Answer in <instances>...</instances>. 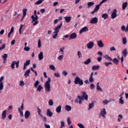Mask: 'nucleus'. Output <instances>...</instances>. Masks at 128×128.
I'll return each instance as SVG.
<instances>
[{
	"mask_svg": "<svg viewBox=\"0 0 128 128\" xmlns=\"http://www.w3.org/2000/svg\"><path fill=\"white\" fill-rule=\"evenodd\" d=\"M42 88H44V87H42V85H38V87H37L36 92H42Z\"/></svg>",
	"mask_w": 128,
	"mask_h": 128,
	"instance_id": "obj_28",
	"label": "nucleus"
},
{
	"mask_svg": "<svg viewBox=\"0 0 128 128\" xmlns=\"http://www.w3.org/2000/svg\"><path fill=\"white\" fill-rule=\"evenodd\" d=\"M30 47H25L24 48V50H26V52H30Z\"/></svg>",
	"mask_w": 128,
	"mask_h": 128,
	"instance_id": "obj_62",
	"label": "nucleus"
},
{
	"mask_svg": "<svg viewBox=\"0 0 128 128\" xmlns=\"http://www.w3.org/2000/svg\"><path fill=\"white\" fill-rule=\"evenodd\" d=\"M94 46V43L93 42H90L86 44L87 48H88V50H92Z\"/></svg>",
	"mask_w": 128,
	"mask_h": 128,
	"instance_id": "obj_6",
	"label": "nucleus"
},
{
	"mask_svg": "<svg viewBox=\"0 0 128 128\" xmlns=\"http://www.w3.org/2000/svg\"><path fill=\"white\" fill-rule=\"evenodd\" d=\"M122 54H123L124 56L126 58V56H128V50H126V48L124 49L122 52Z\"/></svg>",
	"mask_w": 128,
	"mask_h": 128,
	"instance_id": "obj_23",
	"label": "nucleus"
},
{
	"mask_svg": "<svg viewBox=\"0 0 128 128\" xmlns=\"http://www.w3.org/2000/svg\"><path fill=\"white\" fill-rule=\"evenodd\" d=\"M30 116V112L28 110H26L24 113V118H28Z\"/></svg>",
	"mask_w": 128,
	"mask_h": 128,
	"instance_id": "obj_13",
	"label": "nucleus"
},
{
	"mask_svg": "<svg viewBox=\"0 0 128 128\" xmlns=\"http://www.w3.org/2000/svg\"><path fill=\"white\" fill-rule=\"evenodd\" d=\"M42 46V42H40V40H39L38 41V48H40Z\"/></svg>",
	"mask_w": 128,
	"mask_h": 128,
	"instance_id": "obj_63",
	"label": "nucleus"
},
{
	"mask_svg": "<svg viewBox=\"0 0 128 128\" xmlns=\"http://www.w3.org/2000/svg\"><path fill=\"white\" fill-rule=\"evenodd\" d=\"M67 122L68 126H70V124H72V121H70V118H68Z\"/></svg>",
	"mask_w": 128,
	"mask_h": 128,
	"instance_id": "obj_46",
	"label": "nucleus"
},
{
	"mask_svg": "<svg viewBox=\"0 0 128 128\" xmlns=\"http://www.w3.org/2000/svg\"><path fill=\"white\" fill-rule=\"evenodd\" d=\"M34 16L32 15L31 16V18L32 20V22H34L36 20H38V16L36 15V10H35L34 11Z\"/></svg>",
	"mask_w": 128,
	"mask_h": 128,
	"instance_id": "obj_4",
	"label": "nucleus"
},
{
	"mask_svg": "<svg viewBox=\"0 0 128 128\" xmlns=\"http://www.w3.org/2000/svg\"><path fill=\"white\" fill-rule=\"evenodd\" d=\"M2 58L3 60H6L8 58V54H4V55L2 56Z\"/></svg>",
	"mask_w": 128,
	"mask_h": 128,
	"instance_id": "obj_43",
	"label": "nucleus"
},
{
	"mask_svg": "<svg viewBox=\"0 0 128 128\" xmlns=\"http://www.w3.org/2000/svg\"><path fill=\"white\" fill-rule=\"evenodd\" d=\"M82 96H84V99L87 102V100L88 98V96L86 94V92L84 91L82 92Z\"/></svg>",
	"mask_w": 128,
	"mask_h": 128,
	"instance_id": "obj_17",
	"label": "nucleus"
},
{
	"mask_svg": "<svg viewBox=\"0 0 128 128\" xmlns=\"http://www.w3.org/2000/svg\"><path fill=\"white\" fill-rule=\"evenodd\" d=\"M74 82L75 84H80V86L84 85V81H82V80L80 79L78 76H76L74 79Z\"/></svg>",
	"mask_w": 128,
	"mask_h": 128,
	"instance_id": "obj_3",
	"label": "nucleus"
},
{
	"mask_svg": "<svg viewBox=\"0 0 128 128\" xmlns=\"http://www.w3.org/2000/svg\"><path fill=\"white\" fill-rule=\"evenodd\" d=\"M53 113L51 112L50 110L48 109L46 111V116H50V118H52V116Z\"/></svg>",
	"mask_w": 128,
	"mask_h": 128,
	"instance_id": "obj_12",
	"label": "nucleus"
},
{
	"mask_svg": "<svg viewBox=\"0 0 128 128\" xmlns=\"http://www.w3.org/2000/svg\"><path fill=\"white\" fill-rule=\"evenodd\" d=\"M98 18L94 17L90 20V24H98Z\"/></svg>",
	"mask_w": 128,
	"mask_h": 128,
	"instance_id": "obj_7",
	"label": "nucleus"
},
{
	"mask_svg": "<svg viewBox=\"0 0 128 128\" xmlns=\"http://www.w3.org/2000/svg\"><path fill=\"white\" fill-rule=\"evenodd\" d=\"M24 64H25V66H30V60H26V62L24 63Z\"/></svg>",
	"mask_w": 128,
	"mask_h": 128,
	"instance_id": "obj_37",
	"label": "nucleus"
},
{
	"mask_svg": "<svg viewBox=\"0 0 128 128\" xmlns=\"http://www.w3.org/2000/svg\"><path fill=\"white\" fill-rule=\"evenodd\" d=\"M30 70L28 69L25 72L24 76L25 78H28V76H30Z\"/></svg>",
	"mask_w": 128,
	"mask_h": 128,
	"instance_id": "obj_21",
	"label": "nucleus"
},
{
	"mask_svg": "<svg viewBox=\"0 0 128 128\" xmlns=\"http://www.w3.org/2000/svg\"><path fill=\"white\" fill-rule=\"evenodd\" d=\"M61 128H64V122L62 121L60 122Z\"/></svg>",
	"mask_w": 128,
	"mask_h": 128,
	"instance_id": "obj_64",
	"label": "nucleus"
},
{
	"mask_svg": "<svg viewBox=\"0 0 128 128\" xmlns=\"http://www.w3.org/2000/svg\"><path fill=\"white\" fill-rule=\"evenodd\" d=\"M94 2H89L88 3V8H90V6H94Z\"/></svg>",
	"mask_w": 128,
	"mask_h": 128,
	"instance_id": "obj_36",
	"label": "nucleus"
},
{
	"mask_svg": "<svg viewBox=\"0 0 128 128\" xmlns=\"http://www.w3.org/2000/svg\"><path fill=\"white\" fill-rule=\"evenodd\" d=\"M128 6V2H125L123 3L122 6V10H126V8Z\"/></svg>",
	"mask_w": 128,
	"mask_h": 128,
	"instance_id": "obj_32",
	"label": "nucleus"
},
{
	"mask_svg": "<svg viewBox=\"0 0 128 128\" xmlns=\"http://www.w3.org/2000/svg\"><path fill=\"white\" fill-rule=\"evenodd\" d=\"M100 66H92V70H100Z\"/></svg>",
	"mask_w": 128,
	"mask_h": 128,
	"instance_id": "obj_20",
	"label": "nucleus"
},
{
	"mask_svg": "<svg viewBox=\"0 0 128 128\" xmlns=\"http://www.w3.org/2000/svg\"><path fill=\"white\" fill-rule=\"evenodd\" d=\"M26 12H28L27 8H24L22 10L23 18H25L26 16Z\"/></svg>",
	"mask_w": 128,
	"mask_h": 128,
	"instance_id": "obj_29",
	"label": "nucleus"
},
{
	"mask_svg": "<svg viewBox=\"0 0 128 128\" xmlns=\"http://www.w3.org/2000/svg\"><path fill=\"white\" fill-rule=\"evenodd\" d=\"M96 90L98 92H102V88L100 86V82H98L96 84Z\"/></svg>",
	"mask_w": 128,
	"mask_h": 128,
	"instance_id": "obj_16",
	"label": "nucleus"
},
{
	"mask_svg": "<svg viewBox=\"0 0 128 128\" xmlns=\"http://www.w3.org/2000/svg\"><path fill=\"white\" fill-rule=\"evenodd\" d=\"M108 102H110V100H104L102 101V104H104V106H106V104H108Z\"/></svg>",
	"mask_w": 128,
	"mask_h": 128,
	"instance_id": "obj_39",
	"label": "nucleus"
},
{
	"mask_svg": "<svg viewBox=\"0 0 128 128\" xmlns=\"http://www.w3.org/2000/svg\"><path fill=\"white\" fill-rule=\"evenodd\" d=\"M92 62V60L90 58H88V59H86L85 62H84V64H90Z\"/></svg>",
	"mask_w": 128,
	"mask_h": 128,
	"instance_id": "obj_24",
	"label": "nucleus"
},
{
	"mask_svg": "<svg viewBox=\"0 0 128 128\" xmlns=\"http://www.w3.org/2000/svg\"><path fill=\"white\" fill-rule=\"evenodd\" d=\"M48 104L50 106H54V101L50 99L48 101Z\"/></svg>",
	"mask_w": 128,
	"mask_h": 128,
	"instance_id": "obj_44",
	"label": "nucleus"
},
{
	"mask_svg": "<svg viewBox=\"0 0 128 128\" xmlns=\"http://www.w3.org/2000/svg\"><path fill=\"white\" fill-rule=\"evenodd\" d=\"M77 36V35L76 33H72V34H70V37L69 38V40H74L76 38Z\"/></svg>",
	"mask_w": 128,
	"mask_h": 128,
	"instance_id": "obj_14",
	"label": "nucleus"
},
{
	"mask_svg": "<svg viewBox=\"0 0 128 128\" xmlns=\"http://www.w3.org/2000/svg\"><path fill=\"white\" fill-rule=\"evenodd\" d=\"M63 76H68V72L64 70L62 72Z\"/></svg>",
	"mask_w": 128,
	"mask_h": 128,
	"instance_id": "obj_61",
	"label": "nucleus"
},
{
	"mask_svg": "<svg viewBox=\"0 0 128 128\" xmlns=\"http://www.w3.org/2000/svg\"><path fill=\"white\" fill-rule=\"evenodd\" d=\"M97 44L99 48H104V43L102 40L97 42Z\"/></svg>",
	"mask_w": 128,
	"mask_h": 128,
	"instance_id": "obj_11",
	"label": "nucleus"
},
{
	"mask_svg": "<svg viewBox=\"0 0 128 128\" xmlns=\"http://www.w3.org/2000/svg\"><path fill=\"white\" fill-rule=\"evenodd\" d=\"M78 58H82V53L80 52V51H78Z\"/></svg>",
	"mask_w": 128,
	"mask_h": 128,
	"instance_id": "obj_58",
	"label": "nucleus"
},
{
	"mask_svg": "<svg viewBox=\"0 0 128 128\" xmlns=\"http://www.w3.org/2000/svg\"><path fill=\"white\" fill-rule=\"evenodd\" d=\"M22 26H24V25L21 24L20 25V28H19V34H22Z\"/></svg>",
	"mask_w": 128,
	"mask_h": 128,
	"instance_id": "obj_47",
	"label": "nucleus"
},
{
	"mask_svg": "<svg viewBox=\"0 0 128 128\" xmlns=\"http://www.w3.org/2000/svg\"><path fill=\"white\" fill-rule=\"evenodd\" d=\"M38 116H42V114H40V112H42V110H40V108L38 107Z\"/></svg>",
	"mask_w": 128,
	"mask_h": 128,
	"instance_id": "obj_41",
	"label": "nucleus"
},
{
	"mask_svg": "<svg viewBox=\"0 0 128 128\" xmlns=\"http://www.w3.org/2000/svg\"><path fill=\"white\" fill-rule=\"evenodd\" d=\"M100 114L102 116V118H106V108H104L101 110Z\"/></svg>",
	"mask_w": 128,
	"mask_h": 128,
	"instance_id": "obj_8",
	"label": "nucleus"
},
{
	"mask_svg": "<svg viewBox=\"0 0 128 128\" xmlns=\"http://www.w3.org/2000/svg\"><path fill=\"white\" fill-rule=\"evenodd\" d=\"M15 64H16V68H18L20 64V60H18L17 62L15 61Z\"/></svg>",
	"mask_w": 128,
	"mask_h": 128,
	"instance_id": "obj_53",
	"label": "nucleus"
},
{
	"mask_svg": "<svg viewBox=\"0 0 128 128\" xmlns=\"http://www.w3.org/2000/svg\"><path fill=\"white\" fill-rule=\"evenodd\" d=\"M64 18L66 22H70L72 20L71 16H66V17H64Z\"/></svg>",
	"mask_w": 128,
	"mask_h": 128,
	"instance_id": "obj_19",
	"label": "nucleus"
},
{
	"mask_svg": "<svg viewBox=\"0 0 128 128\" xmlns=\"http://www.w3.org/2000/svg\"><path fill=\"white\" fill-rule=\"evenodd\" d=\"M44 0H38L34 3L35 6H38V4H42Z\"/></svg>",
	"mask_w": 128,
	"mask_h": 128,
	"instance_id": "obj_30",
	"label": "nucleus"
},
{
	"mask_svg": "<svg viewBox=\"0 0 128 128\" xmlns=\"http://www.w3.org/2000/svg\"><path fill=\"white\" fill-rule=\"evenodd\" d=\"M56 112L58 114H60V112H62V106H58L56 108Z\"/></svg>",
	"mask_w": 128,
	"mask_h": 128,
	"instance_id": "obj_26",
	"label": "nucleus"
},
{
	"mask_svg": "<svg viewBox=\"0 0 128 128\" xmlns=\"http://www.w3.org/2000/svg\"><path fill=\"white\" fill-rule=\"evenodd\" d=\"M94 10L98 12L100 10V6L96 5L95 8H94Z\"/></svg>",
	"mask_w": 128,
	"mask_h": 128,
	"instance_id": "obj_56",
	"label": "nucleus"
},
{
	"mask_svg": "<svg viewBox=\"0 0 128 128\" xmlns=\"http://www.w3.org/2000/svg\"><path fill=\"white\" fill-rule=\"evenodd\" d=\"M19 86H24V81H20V82Z\"/></svg>",
	"mask_w": 128,
	"mask_h": 128,
	"instance_id": "obj_60",
	"label": "nucleus"
},
{
	"mask_svg": "<svg viewBox=\"0 0 128 128\" xmlns=\"http://www.w3.org/2000/svg\"><path fill=\"white\" fill-rule=\"evenodd\" d=\"M94 88H96V86H94V84H90V90H94Z\"/></svg>",
	"mask_w": 128,
	"mask_h": 128,
	"instance_id": "obj_45",
	"label": "nucleus"
},
{
	"mask_svg": "<svg viewBox=\"0 0 128 128\" xmlns=\"http://www.w3.org/2000/svg\"><path fill=\"white\" fill-rule=\"evenodd\" d=\"M102 18H104V20H106V18H108V14H102Z\"/></svg>",
	"mask_w": 128,
	"mask_h": 128,
	"instance_id": "obj_31",
	"label": "nucleus"
},
{
	"mask_svg": "<svg viewBox=\"0 0 128 128\" xmlns=\"http://www.w3.org/2000/svg\"><path fill=\"white\" fill-rule=\"evenodd\" d=\"M4 90V83H0V90Z\"/></svg>",
	"mask_w": 128,
	"mask_h": 128,
	"instance_id": "obj_55",
	"label": "nucleus"
},
{
	"mask_svg": "<svg viewBox=\"0 0 128 128\" xmlns=\"http://www.w3.org/2000/svg\"><path fill=\"white\" fill-rule=\"evenodd\" d=\"M112 60H113L114 63L116 64H118V58H114Z\"/></svg>",
	"mask_w": 128,
	"mask_h": 128,
	"instance_id": "obj_35",
	"label": "nucleus"
},
{
	"mask_svg": "<svg viewBox=\"0 0 128 128\" xmlns=\"http://www.w3.org/2000/svg\"><path fill=\"white\" fill-rule=\"evenodd\" d=\"M6 48V44H2V46L0 47V50H4Z\"/></svg>",
	"mask_w": 128,
	"mask_h": 128,
	"instance_id": "obj_49",
	"label": "nucleus"
},
{
	"mask_svg": "<svg viewBox=\"0 0 128 128\" xmlns=\"http://www.w3.org/2000/svg\"><path fill=\"white\" fill-rule=\"evenodd\" d=\"M104 58L107 60H110V62L112 61V58H110V56H108L107 54L104 56Z\"/></svg>",
	"mask_w": 128,
	"mask_h": 128,
	"instance_id": "obj_25",
	"label": "nucleus"
},
{
	"mask_svg": "<svg viewBox=\"0 0 128 128\" xmlns=\"http://www.w3.org/2000/svg\"><path fill=\"white\" fill-rule=\"evenodd\" d=\"M50 70H56V67L54 65H50Z\"/></svg>",
	"mask_w": 128,
	"mask_h": 128,
	"instance_id": "obj_52",
	"label": "nucleus"
},
{
	"mask_svg": "<svg viewBox=\"0 0 128 128\" xmlns=\"http://www.w3.org/2000/svg\"><path fill=\"white\" fill-rule=\"evenodd\" d=\"M122 98H123L121 97L119 99V104H124V101L122 100Z\"/></svg>",
	"mask_w": 128,
	"mask_h": 128,
	"instance_id": "obj_33",
	"label": "nucleus"
},
{
	"mask_svg": "<svg viewBox=\"0 0 128 128\" xmlns=\"http://www.w3.org/2000/svg\"><path fill=\"white\" fill-rule=\"evenodd\" d=\"M18 112H20V116H24V112L22 111V110H20V108H18Z\"/></svg>",
	"mask_w": 128,
	"mask_h": 128,
	"instance_id": "obj_51",
	"label": "nucleus"
},
{
	"mask_svg": "<svg viewBox=\"0 0 128 128\" xmlns=\"http://www.w3.org/2000/svg\"><path fill=\"white\" fill-rule=\"evenodd\" d=\"M62 23H61L60 24L54 28V31L53 32V34H55L53 35V38L56 39V38H58V34L60 29L62 28Z\"/></svg>",
	"mask_w": 128,
	"mask_h": 128,
	"instance_id": "obj_1",
	"label": "nucleus"
},
{
	"mask_svg": "<svg viewBox=\"0 0 128 128\" xmlns=\"http://www.w3.org/2000/svg\"><path fill=\"white\" fill-rule=\"evenodd\" d=\"M65 110H67V112H70V110H72V107L68 105H66L65 106Z\"/></svg>",
	"mask_w": 128,
	"mask_h": 128,
	"instance_id": "obj_27",
	"label": "nucleus"
},
{
	"mask_svg": "<svg viewBox=\"0 0 128 128\" xmlns=\"http://www.w3.org/2000/svg\"><path fill=\"white\" fill-rule=\"evenodd\" d=\"M118 16V10L116 9H114L111 14V18L112 20L116 18Z\"/></svg>",
	"mask_w": 128,
	"mask_h": 128,
	"instance_id": "obj_5",
	"label": "nucleus"
},
{
	"mask_svg": "<svg viewBox=\"0 0 128 128\" xmlns=\"http://www.w3.org/2000/svg\"><path fill=\"white\" fill-rule=\"evenodd\" d=\"M126 38H122V44H126Z\"/></svg>",
	"mask_w": 128,
	"mask_h": 128,
	"instance_id": "obj_50",
	"label": "nucleus"
},
{
	"mask_svg": "<svg viewBox=\"0 0 128 128\" xmlns=\"http://www.w3.org/2000/svg\"><path fill=\"white\" fill-rule=\"evenodd\" d=\"M40 84V82L38 80H36L35 83L34 84V86L36 88H38V86Z\"/></svg>",
	"mask_w": 128,
	"mask_h": 128,
	"instance_id": "obj_40",
	"label": "nucleus"
},
{
	"mask_svg": "<svg viewBox=\"0 0 128 128\" xmlns=\"http://www.w3.org/2000/svg\"><path fill=\"white\" fill-rule=\"evenodd\" d=\"M50 82H52V79L50 77H48V80L46 81L44 84L45 91L48 92H50Z\"/></svg>",
	"mask_w": 128,
	"mask_h": 128,
	"instance_id": "obj_2",
	"label": "nucleus"
},
{
	"mask_svg": "<svg viewBox=\"0 0 128 128\" xmlns=\"http://www.w3.org/2000/svg\"><path fill=\"white\" fill-rule=\"evenodd\" d=\"M54 76H56V78H60V73H58V72L54 73Z\"/></svg>",
	"mask_w": 128,
	"mask_h": 128,
	"instance_id": "obj_48",
	"label": "nucleus"
},
{
	"mask_svg": "<svg viewBox=\"0 0 128 128\" xmlns=\"http://www.w3.org/2000/svg\"><path fill=\"white\" fill-rule=\"evenodd\" d=\"M2 120H4L6 118V110H4L2 112Z\"/></svg>",
	"mask_w": 128,
	"mask_h": 128,
	"instance_id": "obj_22",
	"label": "nucleus"
},
{
	"mask_svg": "<svg viewBox=\"0 0 128 128\" xmlns=\"http://www.w3.org/2000/svg\"><path fill=\"white\" fill-rule=\"evenodd\" d=\"M77 98L79 99V104H82V100H84V96H78Z\"/></svg>",
	"mask_w": 128,
	"mask_h": 128,
	"instance_id": "obj_10",
	"label": "nucleus"
},
{
	"mask_svg": "<svg viewBox=\"0 0 128 128\" xmlns=\"http://www.w3.org/2000/svg\"><path fill=\"white\" fill-rule=\"evenodd\" d=\"M64 59V56H62V55H60L58 58V60H62Z\"/></svg>",
	"mask_w": 128,
	"mask_h": 128,
	"instance_id": "obj_59",
	"label": "nucleus"
},
{
	"mask_svg": "<svg viewBox=\"0 0 128 128\" xmlns=\"http://www.w3.org/2000/svg\"><path fill=\"white\" fill-rule=\"evenodd\" d=\"M94 102H92L91 104L90 103L89 104L88 110H90V108H92V107H94Z\"/></svg>",
	"mask_w": 128,
	"mask_h": 128,
	"instance_id": "obj_34",
	"label": "nucleus"
},
{
	"mask_svg": "<svg viewBox=\"0 0 128 128\" xmlns=\"http://www.w3.org/2000/svg\"><path fill=\"white\" fill-rule=\"evenodd\" d=\"M38 57L40 60H42L44 59V52H40L38 55Z\"/></svg>",
	"mask_w": 128,
	"mask_h": 128,
	"instance_id": "obj_18",
	"label": "nucleus"
},
{
	"mask_svg": "<svg viewBox=\"0 0 128 128\" xmlns=\"http://www.w3.org/2000/svg\"><path fill=\"white\" fill-rule=\"evenodd\" d=\"M104 64H105L106 66V68H108V66L109 64H112V63L111 62H105Z\"/></svg>",
	"mask_w": 128,
	"mask_h": 128,
	"instance_id": "obj_54",
	"label": "nucleus"
},
{
	"mask_svg": "<svg viewBox=\"0 0 128 128\" xmlns=\"http://www.w3.org/2000/svg\"><path fill=\"white\" fill-rule=\"evenodd\" d=\"M94 76H90L89 78V82H90V83L94 82Z\"/></svg>",
	"mask_w": 128,
	"mask_h": 128,
	"instance_id": "obj_42",
	"label": "nucleus"
},
{
	"mask_svg": "<svg viewBox=\"0 0 128 128\" xmlns=\"http://www.w3.org/2000/svg\"><path fill=\"white\" fill-rule=\"evenodd\" d=\"M88 26H84L80 30V34H82V32H88Z\"/></svg>",
	"mask_w": 128,
	"mask_h": 128,
	"instance_id": "obj_9",
	"label": "nucleus"
},
{
	"mask_svg": "<svg viewBox=\"0 0 128 128\" xmlns=\"http://www.w3.org/2000/svg\"><path fill=\"white\" fill-rule=\"evenodd\" d=\"M14 66H16V61L14 60L11 64V68H12V70L14 69Z\"/></svg>",
	"mask_w": 128,
	"mask_h": 128,
	"instance_id": "obj_38",
	"label": "nucleus"
},
{
	"mask_svg": "<svg viewBox=\"0 0 128 128\" xmlns=\"http://www.w3.org/2000/svg\"><path fill=\"white\" fill-rule=\"evenodd\" d=\"M78 126L80 128H84V126L82 124H78Z\"/></svg>",
	"mask_w": 128,
	"mask_h": 128,
	"instance_id": "obj_57",
	"label": "nucleus"
},
{
	"mask_svg": "<svg viewBox=\"0 0 128 128\" xmlns=\"http://www.w3.org/2000/svg\"><path fill=\"white\" fill-rule=\"evenodd\" d=\"M121 28H122V32H124L125 30V32H128V24H127L126 28V26H122L121 27Z\"/></svg>",
	"mask_w": 128,
	"mask_h": 128,
	"instance_id": "obj_15",
	"label": "nucleus"
}]
</instances>
